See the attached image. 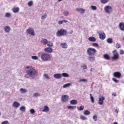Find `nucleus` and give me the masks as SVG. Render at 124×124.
I'll list each match as a JSON object with an SVG mask.
<instances>
[{
    "label": "nucleus",
    "mask_w": 124,
    "mask_h": 124,
    "mask_svg": "<svg viewBox=\"0 0 124 124\" xmlns=\"http://www.w3.org/2000/svg\"><path fill=\"white\" fill-rule=\"evenodd\" d=\"M27 69H28L26 73L30 77H35L37 75V71L35 69L33 68L32 66H27L26 67Z\"/></svg>",
    "instance_id": "f257e3e1"
},
{
    "label": "nucleus",
    "mask_w": 124,
    "mask_h": 124,
    "mask_svg": "<svg viewBox=\"0 0 124 124\" xmlns=\"http://www.w3.org/2000/svg\"><path fill=\"white\" fill-rule=\"evenodd\" d=\"M52 56L48 53H43L41 55V59L43 62H46L47 61H51Z\"/></svg>",
    "instance_id": "f03ea898"
},
{
    "label": "nucleus",
    "mask_w": 124,
    "mask_h": 124,
    "mask_svg": "<svg viewBox=\"0 0 124 124\" xmlns=\"http://www.w3.org/2000/svg\"><path fill=\"white\" fill-rule=\"evenodd\" d=\"M56 35L57 36H58V37H61V36H64V35H67V31L66 30L63 29H61L56 32Z\"/></svg>",
    "instance_id": "7ed1b4c3"
},
{
    "label": "nucleus",
    "mask_w": 124,
    "mask_h": 124,
    "mask_svg": "<svg viewBox=\"0 0 124 124\" xmlns=\"http://www.w3.org/2000/svg\"><path fill=\"white\" fill-rule=\"evenodd\" d=\"M87 53L89 56H93L96 53V49L93 47H89L87 49Z\"/></svg>",
    "instance_id": "20e7f679"
},
{
    "label": "nucleus",
    "mask_w": 124,
    "mask_h": 124,
    "mask_svg": "<svg viewBox=\"0 0 124 124\" xmlns=\"http://www.w3.org/2000/svg\"><path fill=\"white\" fill-rule=\"evenodd\" d=\"M112 53H113V56L112 59V60H113V61H116L120 59V56L119 55V53H118V51L115 50L113 51Z\"/></svg>",
    "instance_id": "39448f33"
},
{
    "label": "nucleus",
    "mask_w": 124,
    "mask_h": 124,
    "mask_svg": "<svg viewBox=\"0 0 124 124\" xmlns=\"http://www.w3.org/2000/svg\"><path fill=\"white\" fill-rule=\"evenodd\" d=\"M98 33L99 34V38L102 40H104L105 38H106V35L103 31H98Z\"/></svg>",
    "instance_id": "423d86ee"
},
{
    "label": "nucleus",
    "mask_w": 124,
    "mask_h": 124,
    "mask_svg": "<svg viewBox=\"0 0 124 124\" xmlns=\"http://www.w3.org/2000/svg\"><path fill=\"white\" fill-rule=\"evenodd\" d=\"M104 10L106 12V13L109 14V13H111V12L113 11V8H112V7L110 6H106L104 8Z\"/></svg>",
    "instance_id": "0eeeda50"
},
{
    "label": "nucleus",
    "mask_w": 124,
    "mask_h": 124,
    "mask_svg": "<svg viewBox=\"0 0 124 124\" xmlns=\"http://www.w3.org/2000/svg\"><path fill=\"white\" fill-rule=\"evenodd\" d=\"M26 31L28 33L31 34L32 36H34V35H35V34L34 33V30H33L32 28H29L27 29Z\"/></svg>",
    "instance_id": "6e6552de"
},
{
    "label": "nucleus",
    "mask_w": 124,
    "mask_h": 124,
    "mask_svg": "<svg viewBox=\"0 0 124 124\" xmlns=\"http://www.w3.org/2000/svg\"><path fill=\"white\" fill-rule=\"evenodd\" d=\"M104 100H105V97H104V96H100L99 98L98 104H99V105H103Z\"/></svg>",
    "instance_id": "1a4fd4ad"
},
{
    "label": "nucleus",
    "mask_w": 124,
    "mask_h": 124,
    "mask_svg": "<svg viewBox=\"0 0 124 124\" xmlns=\"http://www.w3.org/2000/svg\"><path fill=\"white\" fill-rule=\"evenodd\" d=\"M61 99L62 102H66V101H68V99H69V97L68 95H64L62 96Z\"/></svg>",
    "instance_id": "9d476101"
},
{
    "label": "nucleus",
    "mask_w": 124,
    "mask_h": 124,
    "mask_svg": "<svg viewBox=\"0 0 124 124\" xmlns=\"http://www.w3.org/2000/svg\"><path fill=\"white\" fill-rule=\"evenodd\" d=\"M114 77H115L116 78H121L122 77V74L119 72H115L113 74Z\"/></svg>",
    "instance_id": "9b49d317"
},
{
    "label": "nucleus",
    "mask_w": 124,
    "mask_h": 124,
    "mask_svg": "<svg viewBox=\"0 0 124 124\" xmlns=\"http://www.w3.org/2000/svg\"><path fill=\"white\" fill-rule=\"evenodd\" d=\"M45 51L47 53H52L53 52V48L51 47H46L45 48Z\"/></svg>",
    "instance_id": "f8f14e48"
},
{
    "label": "nucleus",
    "mask_w": 124,
    "mask_h": 124,
    "mask_svg": "<svg viewBox=\"0 0 124 124\" xmlns=\"http://www.w3.org/2000/svg\"><path fill=\"white\" fill-rule=\"evenodd\" d=\"M54 77L56 79H61L62 78V75L61 74H55L54 75Z\"/></svg>",
    "instance_id": "ddd939ff"
},
{
    "label": "nucleus",
    "mask_w": 124,
    "mask_h": 124,
    "mask_svg": "<svg viewBox=\"0 0 124 124\" xmlns=\"http://www.w3.org/2000/svg\"><path fill=\"white\" fill-rule=\"evenodd\" d=\"M13 107H15V108H18L20 106V103L18 102H14L13 104Z\"/></svg>",
    "instance_id": "4468645a"
},
{
    "label": "nucleus",
    "mask_w": 124,
    "mask_h": 124,
    "mask_svg": "<svg viewBox=\"0 0 124 124\" xmlns=\"http://www.w3.org/2000/svg\"><path fill=\"white\" fill-rule=\"evenodd\" d=\"M49 107L47 106H45L43 108L42 112H49Z\"/></svg>",
    "instance_id": "2eb2a0df"
},
{
    "label": "nucleus",
    "mask_w": 124,
    "mask_h": 124,
    "mask_svg": "<svg viewBox=\"0 0 124 124\" xmlns=\"http://www.w3.org/2000/svg\"><path fill=\"white\" fill-rule=\"evenodd\" d=\"M88 40H89V41H91L92 42H95V41H96V39L94 37H90L88 38Z\"/></svg>",
    "instance_id": "dca6fc26"
},
{
    "label": "nucleus",
    "mask_w": 124,
    "mask_h": 124,
    "mask_svg": "<svg viewBox=\"0 0 124 124\" xmlns=\"http://www.w3.org/2000/svg\"><path fill=\"white\" fill-rule=\"evenodd\" d=\"M77 11H78V12H80L81 14H83L85 13V9H83L82 8H77L76 9Z\"/></svg>",
    "instance_id": "f3484780"
},
{
    "label": "nucleus",
    "mask_w": 124,
    "mask_h": 124,
    "mask_svg": "<svg viewBox=\"0 0 124 124\" xmlns=\"http://www.w3.org/2000/svg\"><path fill=\"white\" fill-rule=\"evenodd\" d=\"M119 28L121 31H124V23L121 22L119 24Z\"/></svg>",
    "instance_id": "a211bd4d"
},
{
    "label": "nucleus",
    "mask_w": 124,
    "mask_h": 124,
    "mask_svg": "<svg viewBox=\"0 0 124 124\" xmlns=\"http://www.w3.org/2000/svg\"><path fill=\"white\" fill-rule=\"evenodd\" d=\"M19 10H20V9L18 7L16 8H14L13 9V12H14V13H18V12H19Z\"/></svg>",
    "instance_id": "6ab92c4d"
},
{
    "label": "nucleus",
    "mask_w": 124,
    "mask_h": 124,
    "mask_svg": "<svg viewBox=\"0 0 124 124\" xmlns=\"http://www.w3.org/2000/svg\"><path fill=\"white\" fill-rule=\"evenodd\" d=\"M78 102H77V100H72L70 101V104L72 105H76Z\"/></svg>",
    "instance_id": "aec40b11"
},
{
    "label": "nucleus",
    "mask_w": 124,
    "mask_h": 124,
    "mask_svg": "<svg viewBox=\"0 0 124 124\" xmlns=\"http://www.w3.org/2000/svg\"><path fill=\"white\" fill-rule=\"evenodd\" d=\"M103 58L105 59V60H110V56L107 54H105L103 55Z\"/></svg>",
    "instance_id": "412c9836"
},
{
    "label": "nucleus",
    "mask_w": 124,
    "mask_h": 124,
    "mask_svg": "<svg viewBox=\"0 0 124 124\" xmlns=\"http://www.w3.org/2000/svg\"><path fill=\"white\" fill-rule=\"evenodd\" d=\"M41 42L44 45H46L48 43V41L46 39H42Z\"/></svg>",
    "instance_id": "4be33fe9"
},
{
    "label": "nucleus",
    "mask_w": 124,
    "mask_h": 124,
    "mask_svg": "<svg viewBox=\"0 0 124 124\" xmlns=\"http://www.w3.org/2000/svg\"><path fill=\"white\" fill-rule=\"evenodd\" d=\"M4 31L6 32H9L10 31V27L9 26H6L4 27Z\"/></svg>",
    "instance_id": "5701e85b"
},
{
    "label": "nucleus",
    "mask_w": 124,
    "mask_h": 124,
    "mask_svg": "<svg viewBox=\"0 0 124 124\" xmlns=\"http://www.w3.org/2000/svg\"><path fill=\"white\" fill-rule=\"evenodd\" d=\"M62 48H65V49H66L67 48V44L65 43H62L61 44Z\"/></svg>",
    "instance_id": "b1692460"
},
{
    "label": "nucleus",
    "mask_w": 124,
    "mask_h": 124,
    "mask_svg": "<svg viewBox=\"0 0 124 124\" xmlns=\"http://www.w3.org/2000/svg\"><path fill=\"white\" fill-rule=\"evenodd\" d=\"M107 41L109 44H112L113 43V39L109 38L107 39Z\"/></svg>",
    "instance_id": "393cba45"
},
{
    "label": "nucleus",
    "mask_w": 124,
    "mask_h": 124,
    "mask_svg": "<svg viewBox=\"0 0 124 124\" xmlns=\"http://www.w3.org/2000/svg\"><path fill=\"white\" fill-rule=\"evenodd\" d=\"M84 115H86V116H88V115H90L91 114V112L88 110H85L83 112Z\"/></svg>",
    "instance_id": "a878e982"
},
{
    "label": "nucleus",
    "mask_w": 124,
    "mask_h": 124,
    "mask_svg": "<svg viewBox=\"0 0 124 124\" xmlns=\"http://www.w3.org/2000/svg\"><path fill=\"white\" fill-rule=\"evenodd\" d=\"M90 99L91 100V102L92 103H94V98H93L92 94H90Z\"/></svg>",
    "instance_id": "bb28decb"
},
{
    "label": "nucleus",
    "mask_w": 124,
    "mask_h": 124,
    "mask_svg": "<svg viewBox=\"0 0 124 124\" xmlns=\"http://www.w3.org/2000/svg\"><path fill=\"white\" fill-rule=\"evenodd\" d=\"M19 109L20 110V111H21V112H25L26 111V107L22 106L21 107L19 108Z\"/></svg>",
    "instance_id": "cd10ccee"
},
{
    "label": "nucleus",
    "mask_w": 124,
    "mask_h": 124,
    "mask_svg": "<svg viewBox=\"0 0 124 124\" xmlns=\"http://www.w3.org/2000/svg\"><path fill=\"white\" fill-rule=\"evenodd\" d=\"M71 86V83H67L66 84H64L63 86V88H68V87H70Z\"/></svg>",
    "instance_id": "c85d7f7f"
},
{
    "label": "nucleus",
    "mask_w": 124,
    "mask_h": 124,
    "mask_svg": "<svg viewBox=\"0 0 124 124\" xmlns=\"http://www.w3.org/2000/svg\"><path fill=\"white\" fill-rule=\"evenodd\" d=\"M62 77H69V75L66 73H63L61 75Z\"/></svg>",
    "instance_id": "c756f323"
},
{
    "label": "nucleus",
    "mask_w": 124,
    "mask_h": 124,
    "mask_svg": "<svg viewBox=\"0 0 124 124\" xmlns=\"http://www.w3.org/2000/svg\"><path fill=\"white\" fill-rule=\"evenodd\" d=\"M84 106H81L80 107H78L77 108L78 109V111H82L83 110H84Z\"/></svg>",
    "instance_id": "7c9ffc66"
},
{
    "label": "nucleus",
    "mask_w": 124,
    "mask_h": 124,
    "mask_svg": "<svg viewBox=\"0 0 124 124\" xmlns=\"http://www.w3.org/2000/svg\"><path fill=\"white\" fill-rule=\"evenodd\" d=\"M101 3H103L105 4V3H107V2H109V0H100Z\"/></svg>",
    "instance_id": "2f4dec72"
},
{
    "label": "nucleus",
    "mask_w": 124,
    "mask_h": 124,
    "mask_svg": "<svg viewBox=\"0 0 124 124\" xmlns=\"http://www.w3.org/2000/svg\"><path fill=\"white\" fill-rule=\"evenodd\" d=\"M46 18H47V14L45 13L44 15H43L41 17L42 20H44V19H46Z\"/></svg>",
    "instance_id": "473e14b6"
},
{
    "label": "nucleus",
    "mask_w": 124,
    "mask_h": 124,
    "mask_svg": "<svg viewBox=\"0 0 124 124\" xmlns=\"http://www.w3.org/2000/svg\"><path fill=\"white\" fill-rule=\"evenodd\" d=\"M20 91L21 93H27V90L24 89L23 88L20 89Z\"/></svg>",
    "instance_id": "72a5a7b5"
},
{
    "label": "nucleus",
    "mask_w": 124,
    "mask_h": 124,
    "mask_svg": "<svg viewBox=\"0 0 124 124\" xmlns=\"http://www.w3.org/2000/svg\"><path fill=\"white\" fill-rule=\"evenodd\" d=\"M80 118L81 120H82V121H86V120H87V117H86L83 115H81L80 116Z\"/></svg>",
    "instance_id": "f704fd0d"
},
{
    "label": "nucleus",
    "mask_w": 124,
    "mask_h": 124,
    "mask_svg": "<svg viewBox=\"0 0 124 124\" xmlns=\"http://www.w3.org/2000/svg\"><path fill=\"white\" fill-rule=\"evenodd\" d=\"M93 120L96 122V121H97V115L96 114H94L93 117Z\"/></svg>",
    "instance_id": "c9c22d12"
},
{
    "label": "nucleus",
    "mask_w": 124,
    "mask_h": 124,
    "mask_svg": "<svg viewBox=\"0 0 124 124\" xmlns=\"http://www.w3.org/2000/svg\"><path fill=\"white\" fill-rule=\"evenodd\" d=\"M89 60L90 62H93L94 61V57H89Z\"/></svg>",
    "instance_id": "e433bc0d"
},
{
    "label": "nucleus",
    "mask_w": 124,
    "mask_h": 124,
    "mask_svg": "<svg viewBox=\"0 0 124 124\" xmlns=\"http://www.w3.org/2000/svg\"><path fill=\"white\" fill-rule=\"evenodd\" d=\"M33 4V2H32V1H30L29 2H28V5L29 6H32V5Z\"/></svg>",
    "instance_id": "4c0bfd02"
},
{
    "label": "nucleus",
    "mask_w": 124,
    "mask_h": 124,
    "mask_svg": "<svg viewBox=\"0 0 124 124\" xmlns=\"http://www.w3.org/2000/svg\"><path fill=\"white\" fill-rule=\"evenodd\" d=\"M116 48L117 49H119V48H121V44L117 43L116 45Z\"/></svg>",
    "instance_id": "58836bf2"
},
{
    "label": "nucleus",
    "mask_w": 124,
    "mask_h": 124,
    "mask_svg": "<svg viewBox=\"0 0 124 124\" xmlns=\"http://www.w3.org/2000/svg\"><path fill=\"white\" fill-rule=\"evenodd\" d=\"M91 8L92 9V10H96V9H97L96 6L93 5L91 6Z\"/></svg>",
    "instance_id": "ea45409f"
},
{
    "label": "nucleus",
    "mask_w": 124,
    "mask_h": 124,
    "mask_svg": "<svg viewBox=\"0 0 124 124\" xmlns=\"http://www.w3.org/2000/svg\"><path fill=\"white\" fill-rule=\"evenodd\" d=\"M5 17H6L7 18H9V17H10L11 16V14L9 13H7L5 15Z\"/></svg>",
    "instance_id": "a19ab883"
},
{
    "label": "nucleus",
    "mask_w": 124,
    "mask_h": 124,
    "mask_svg": "<svg viewBox=\"0 0 124 124\" xmlns=\"http://www.w3.org/2000/svg\"><path fill=\"white\" fill-rule=\"evenodd\" d=\"M47 45L48 47H52V46H53V44L51 42H48V43Z\"/></svg>",
    "instance_id": "79ce46f5"
},
{
    "label": "nucleus",
    "mask_w": 124,
    "mask_h": 124,
    "mask_svg": "<svg viewBox=\"0 0 124 124\" xmlns=\"http://www.w3.org/2000/svg\"><path fill=\"white\" fill-rule=\"evenodd\" d=\"M31 59H32V60H38V57L36 56H32Z\"/></svg>",
    "instance_id": "37998d69"
},
{
    "label": "nucleus",
    "mask_w": 124,
    "mask_h": 124,
    "mask_svg": "<svg viewBox=\"0 0 124 124\" xmlns=\"http://www.w3.org/2000/svg\"><path fill=\"white\" fill-rule=\"evenodd\" d=\"M92 46L94 47H98V44L96 43H94L92 44Z\"/></svg>",
    "instance_id": "c03bdc74"
},
{
    "label": "nucleus",
    "mask_w": 124,
    "mask_h": 124,
    "mask_svg": "<svg viewBox=\"0 0 124 124\" xmlns=\"http://www.w3.org/2000/svg\"><path fill=\"white\" fill-rule=\"evenodd\" d=\"M63 14L65 16H68L69 15V12H64Z\"/></svg>",
    "instance_id": "a18cd8bd"
},
{
    "label": "nucleus",
    "mask_w": 124,
    "mask_h": 124,
    "mask_svg": "<svg viewBox=\"0 0 124 124\" xmlns=\"http://www.w3.org/2000/svg\"><path fill=\"white\" fill-rule=\"evenodd\" d=\"M44 76L46 79H49L50 78H49V76H48V74H45L44 75Z\"/></svg>",
    "instance_id": "49530a36"
},
{
    "label": "nucleus",
    "mask_w": 124,
    "mask_h": 124,
    "mask_svg": "<svg viewBox=\"0 0 124 124\" xmlns=\"http://www.w3.org/2000/svg\"><path fill=\"white\" fill-rule=\"evenodd\" d=\"M33 96H34L35 97H36L37 96H40V94H39V93H35L33 94Z\"/></svg>",
    "instance_id": "de8ad7c7"
},
{
    "label": "nucleus",
    "mask_w": 124,
    "mask_h": 124,
    "mask_svg": "<svg viewBox=\"0 0 124 124\" xmlns=\"http://www.w3.org/2000/svg\"><path fill=\"white\" fill-rule=\"evenodd\" d=\"M79 83H81V82H87V79H79Z\"/></svg>",
    "instance_id": "09e8293b"
},
{
    "label": "nucleus",
    "mask_w": 124,
    "mask_h": 124,
    "mask_svg": "<svg viewBox=\"0 0 124 124\" xmlns=\"http://www.w3.org/2000/svg\"><path fill=\"white\" fill-rule=\"evenodd\" d=\"M67 107L68 109H72V110H73V109H74V107H73V106H68Z\"/></svg>",
    "instance_id": "8fccbe9b"
},
{
    "label": "nucleus",
    "mask_w": 124,
    "mask_h": 124,
    "mask_svg": "<svg viewBox=\"0 0 124 124\" xmlns=\"http://www.w3.org/2000/svg\"><path fill=\"white\" fill-rule=\"evenodd\" d=\"M1 124H9V122H8V121H3L1 123Z\"/></svg>",
    "instance_id": "3c124183"
},
{
    "label": "nucleus",
    "mask_w": 124,
    "mask_h": 124,
    "mask_svg": "<svg viewBox=\"0 0 124 124\" xmlns=\"http://www.w3.org/2000/svg\"><path fill=\"white\" fill-rule=\"evenodd\" d=\"M112 80L115 82V83H119V80H118L117 79L115 78H112Z\"/></svg>",
    "instance_id": "603ef678"
},
{
    "label": "nucleus",
    "mask_w": 124,
    "mask_h": 124,
    "mask_svg": "<svg viewBox=\"0 0 124 124\" xmlns=\"http://www.w3.org/2000/svg\"><path fill=\"white\" fill-rule=\"evenodd\" d=\"M30 112H31V114H34V113H35V111L33 109H31L30 110Z\"/></svg>",
    "instance_id": "864d4df0"
},
{
    "label": "nucleus",
    "mask_w": 124,
    "mask_h": 124,
    "mask_svg": "<svg viewBox=\"0 0 124 124\" xmlns=\"http://www.w3.org/2000/svg\"><path fill=\"white\" fill-rule=\"evenodd\" d=\"M120 55H124V50L122 49L121 50H120Z\"/></svg>",
    "instance_id": "5fc2aeb1"
},
{
    "label": "nucleus",
    "mask_w": 124,
    "mask_h": 124,
    "mask_svg": "<svg viewBox=\"0 0 124 124\" xmlns=\"http://www.w3.org/2000/svg\"><path fill=\"white\" fill-rule=\"evenodd\" d=\"M82 68H83V69H87V65H83L82 66Z\"/></svg>",
    "instance_id": "6e6d98bb"
},
{
    "label": "nucleus",
    "mask_w": 124,
    "mask_h": 124,
    "mask_svg": "<svg viewBox=\"0 0 124 124\" xmlns=\"http://www.w3.org/2000/svg\"><path fill=\"white\" fill-rule=\"evenodd\" d=\"M62 23H63V20L59 21L58 22L59 25H62Z\"/></svg>",
    "instance_id": "4d7b16f0"
},
{
    "label": "nucleus",
    "mask_w": 124,
    "mask_h": 124,
    "mask_svg": "<svg viewBox=\"0 0 124 124\" xmlns=\"http://www.w3.org/2000/svg\"><path fill=\"white\" fill-rule=\"evenodd\" d=\"M115 113H116V114H118L119 113V109H116L115 110Z\"/></svg>",
    "instance_id": "13d9d810"
},
{
    "label": "nucleus",
    "mask_w": 124,
    "mask_h": 124,
    "mask_svg": "<svg viewBox=\"0 0 124 124\" xmlns=\"http://www.w3.org/2000/svg\"><path fill=\"white\" fill-rule=\"evenodd\" d=\"M112 95H113V96H117V94H116V93H113Z\"/></svg>",
    "instance_id": "bf43d9fd"
},
{
    "label": "nucleus",
    "mask_w": 124,
    "mask_h": 124,
    "mask_svg": "<svg viewBox=\"0 0 124 124\" xmlns=\"http://www.w3.org/2000/svg\"><path fill=\"white\" fill-rule=\"evenodd\" d=\"M73 32V31H71L69 32V33L70 34H72V33Z\"/></svg>",
    "instance_id": "052dcab7"
},
{
    "label": "nucleus",
    "mask_w": 124,
    "mask_h": 124,
    "mask_svg": "<svg viewBox=\"0 0 124 124\" xmlns=\"http://www.w3.org/2000/svg\"><path fill=\"white\" fill-rule=\"evenodd\" d=\"M62 21H63V22H64V23H67V20H63Z\"/></svg>",
    "instance_id": "680f3d73"
},
{
    "label": "nucleus",
    "mask_w": 124,
    "mask_h": 124,
    "mask_svg": "<svg viewBox=\"0 0 124 124\" xmlns=\"http://www.w3.org/2000/svg\"><path fill=\"white\" fill-rule=\"evenodd\" d=\"M93 69L91 68V71H93Z\"/></svg>",
    "instance_id": "e2e57ef3"
},
{
    "label": "nucleus",
    "mask_w": 124,
    "mask_h": 124,
    "mask_svg": "<svg viewBox=\"0 0 124 124\" xmlns=\"http://www.w3.org/2000/svg\"><path fill=\"white\" fill-rule=\"evenodd\" d=\"M62 0H58V1H62Z\"/></svg>",
    "instance_id": "0e129e2a"
}]
</instances>
